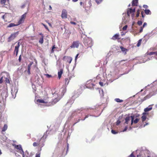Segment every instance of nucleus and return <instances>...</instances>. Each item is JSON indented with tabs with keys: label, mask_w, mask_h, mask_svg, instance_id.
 <instances>
[{
	"label": "nucleus",
	"mask_w": 157,
	"mask_h": 157,
	"mask_svg": "<svg viewBox=\"0 0 157 157\" xmlns=\"http://www.w3.org/2000/svg\"><path fill=\"white\" fill-rule=\"evenodd\" d=\"M66 91L65 87H62L59 90L54 89L52 90V94L53 100L52 102V104L54 105L59 101L63 96Z\"/></svg>",
	"instance_id": "nucleus-1"
},
{
	"label": "nucleus",
	"mask_w": 157,
	"mask_h": 157,
	"mask_svg": "<svg viewBox=\"0 0 157 157\" xmlns=\"http://www.w3.org/2000/svg\"><path fill=\"white\" fill-rule=\"evenodd\" d=\"M82 41L86 47H91L92 46V40L90 38L86 36L82 40Z\"/></svg>",
	"instance_id": "nucleus-2"
},
{
	"label": "nucleus",
	"mask_w": 157,
	"mask_h": 157,
	"mask_svg": "<svg viewBox=\"0 0 157 157\" xmlns=\"http://www.w3.org/2000/svg\"><path fill=\"white\" fill-rule=\"evenodd\" d=\"M45 134L46 133H44L43 136L40 138L39 141H38V146L40 148V151L41 150L42 148L45 145L44 143L45 141V139L47 136L46 135L45 136Z\"/></svg>",
	"instance_id": "nucleus-3"
},
{
	"label": "nucleus",
	"mask_w": 157,
	"mask_h": 157,
	"mask_svg": "<svg viewBox=\"0 0 157 157\" xmlns=\"http://www.w3.org/2000/svg\"><path fill=\"white\" fill-rule=\"evenodd\" d=\"M19 34V32H17L16 33H13L8 37V41L10 42L13 40Z\"/></svg>",
	"instance_id": "nucleus-4"
},
{
	"label": "nucleus",
	"mask_w": 157,
	"mask_h": 157,
	"mask_svg": "<svg viewBox=\"0 0 157 157\" xmlns=\"http://www.w3.org/2000/svg\"><path fill=\"white\" fill-rule=\"evenodd\" d=\"M135 116H131L127 117L125 118V123L128 124L131 120V125H132L133 123V121L134 119Z\"/></svg>",
	"instance_id": "nucleus-5"
},
{
	"label": "nucleus",
	"mask_w": 157,
	"mask_h": 157,
	"mask_svg": "<svg viewBox=\"0 0 157 157\" xmlns=\"http://www.w3.org/2000/svg\"><path fill=\"white\" fill-rule=\"evenodd\" d=\"M18 91V89L17 87H12L11 90V93L12 97L14 98L16 97V94Z\"/></svg>",
	"instance_id": "nucleus-6"
},
{
	"label": "nucleus",
	"mask_w": 157,
	"mask_h": 157,
	"mask_svg": "<svg viewBox=\"0 0 157 157\" xmlns=\"http://www.w3.org/2000/svg\"><path fill=\"white\" fill-rule=\"evenodd\" d=\"M13 146L14 147L17 149L19 151V152L20 154H21L22 153H23V151L22 148L21 146V145H17L15 144H13Z\"/></svg>",
	"instance_id": "nucleus-7"
},
{
	"label": "nucleus",
	"mask_w": 157,
	"mask_h": 157,
	"mask_svg": "<svg viewBox=\"0 0 157 157\" xmlns=\"http://www.w3.org/2000/svg\"><path fill=\"white\" fill-rule=\"evenodd\" d=\"M1 95L2 99H4V97L6 99L8 95L7 90L6 89H4L2 90Z\"/></svg>",
	"instance_id": "nucleus-8"
},
{
	"label": "nucleus",
	"mask_w": 157,
	"mask_h": 157,
	"mask_svg": "<svg viewBox=\"0 0 157 157\" xmlns=\"http://www.w3.org/2000/svg\"><path fill=\"white\" fill-rule=\"evenodd\" d=\"M79 41H74L72 45L70 46V47L71 48H78L79 45Z\"/></svg>",
	"instance_id": "nucleus-9"
},
{
	"label": "nucleus",
	"mask_w": 157,
	"mask_h": 157,
	"mask_svg": "<svg viewBox=\"0 0 157 157\" xmlns=\"http://www.w3.org/2000/svg\"><path fill=\"white\" fill-rule=\"evenodd\" d=\"M72 59L71 57L65 56L63 58V60L70 63L72 60Z\"/></svg>",
	"instance_id": "nucleus-10"
},
{
	"label": "nucleus",
	"mask_w": 157,
	"mask_h": 157,
	"mask_svg": "<svg viewBox=\"0 0 157 157\" xmlns=\"http://www.w3.org/2000/svg\"><path fill=\"white\" fill-rule=\"evenodd\" d=\"M67 12L65 9H63L61 14V17L62 18H66L67 17Z\"/></svg>",
	"instance_id": "nucleus-11"
},
{
	"label": "nucleus",
	"mask_w": 157,
	"mask_h": 157,
	"mask_svg": "<svg viewBox=\"0 0 157 157\" xmlns=\"http://www.w3.org/2000/svg\"><path fill=\"white\" fill-rule=\"evenodd\" d=\"M146 54L147 55H155L154 57L157 60V52H151L149 53L147 52Z\"/></svg>",
	"instance_id": "nucleus-12"
},
{
	"label": "nucleus",
	"mask_w": 157,
	"mask_h": 157,
	"mask_svg": "<svg viewBox=\"0 0 157 157\" xmlns=\"http://www.w3.org/2000/svg\"><path fill=\"white\" fill-rule=\"evenodd\" d=\"M135 9H132L131 8L129 9V10H128L127 11V14L128 16L130 15V14L132 13H133V15H134V13L135 12Z\"/></svg>",
	"instance_id": "nucleus-13"
},
{
	"label": "nucleus",
	"mask_w": 157,
	"mask_h": 157,
	"mask_svg": "<svg viewBox=\"0 0 157 157\" xmlns=\"http://www.w3.org/2000/svg\"><path fill=\"white\" fill-rule=\"evenodd\" d=\"M155 94L154 93L153 94L150 93L149 94L147 95L146 97H144L143 99H142V101H143L146 100L147 99L150 98L151 96H152V95H154Z\"/></svg>",
	"instance_id": "nucleus-14"
},
{
	"label": "nucleus",
	"mask_w": 157,
	"mask_h": 157,
	"mask_svg": "<svg viewBox=\"0 0 157 157\" xmlns=\"http://www.w3.org/2000/svg\"><path fill=\"white\" fill-rule=\"evenodd\" d=\"M82 110L81 109H78L75 111H74L71 114L72 116L73 117L75 114H77L78 113H80V112Z\"/></svg>",
	"instance_id": "nucleus-15"
},
{
	"label": "nucleus",
	"mask_w": 157,
	"mask_h": 157,
	"mask_svg": "<svg viewBox=\"0 0 157 157\" xmlns=\"http://www.w3.org/2000/svg\"><path fill=\"white\" fill-rule=\"evenodd\" d=\"M21 154L22 155V157H29V154L27 151H26L25 153L24 151H23V153H22Z\"/></svg>",
	"instance_id": "nucleus-16"
},
{
	"label": "nucleus",
	"mask_w": 157,
	"mask_h": 157,
	"mask_svg": "<svg viewBox=\"0 0 157 157\" xmlns=\"http://www.w3.org/2000/svg\"><path fill=\"white\" fill-rule=\"evenodd\" d=\"M153 105H150L147 107L145 108L144 110V112H147L151 110L152 109V106Z\"/></svg>",
	"instance_id": "nucleus-17"
},
{
	"label": "nucleus",
	"mask_w": 157,
	"mask_h": 157,
	"mask_svg": "<svg viewBox=\"0 0 157 157\" xmlns=\"http://www.w3.org/2000/svg\"><path fill=\"white\" fill-rule=\"evenodd\" d=\"M40 34L41 35V37L40 38V39L39 42L40 44H42L44 42V40H43L44 35L41 33H40Z\"/></svg>",
	"instance_id": "nucleus-18"
},
{
	"label": "nucleus",
	"mask_w": 157,
	"mask_h": 157,
	"mask_svg": "<svg viewBox=\"0 0 157 157\" xmlns=\"http://www.w3.org/2000/svg\"><path fill=\"white\" fill-rule=\"evenodd\" d=\"M119 35L118 33H117L114 35L112 37V39L113 40H116L117 39H120L119 38Z\"/></svg>",
	"instance_id": "nucleus-19"
},
{
	"label": "nucleus",
	"mask_w": 157,
	"mask_h": 157,
	"mask_svg": "<svg viewBox=\"0 0 157 157\" xmlns=\"http://www.w3.org/2000/svg\"><path fill=\"white\" fill-rule=\"evenodd\" d=\"M63 69H61L60 71H59L58 72V77L59 79H60L61 77V75L63 73Z\"/></svg>",
	"instance_id": "nucleus-20"
},
{
	"label": "nucleus",
	"mask_w": 157,
	"mask_h": 157,
	"mask_svg": "<svg viewBox=\"0 0 157 157\" xmlns=\"http://www.w3.org/2000/svg\"><path fill=\"white\" fill-rule=\"evenodd\" d=\"M120 48L122 52L124 53V54H126V52L127 51V49L122 46Z\"/></svg>",
	"instance_id": "nucleus-21"
},
{
	"label": "nucleus",
	"mask_w": 157,
	"mask_h": 157,
	"mask_svg": "<svg viewBox=\"0 0 157 157\" xmlns=\"http://www.w3.org/2000/svg\"><path fill=\"white\" fill-rule=\"evenodd\" d=\"M18 25L17 24H15L13 23H10L9 25H8L7 26V28H10L12 27H13L15 26H16Z\"/></svg>",
	"instance_id": "nucleus-22"
},
{
	"label": "nucleus",
	"mask_w": 157,
	"mask_h": 157,
	"mask_svg": "<svg viewBox=\"0 0 157 157\" xmlns=\"http://www.w3.org/2000/svg\"><path fill=\"white\" fill-rule=\"evenodd\" d=\"M37 101L38 102H39V103H47L48 102L45 101H44V100L43 99H38L37 100Z\"/></svg>",
	"instance_id": "nucleus-23"
},
{
	"label": "nucleus",
	"mask_w": 157,
	"mask_h": 157,
	"mask_svg": "<svg viewBox=\"0 0 157 157\" xmlns=\"http://www.w3.org/2000/svg\"><path fill=\"white\" fill-rule=\"evenodd\" d=\"M70 78L68 79V78H66L65 79V85H67L69 82L70 80Z\"/></svg>",
	"instance_id": "nucleus-24"
},
{
	"label": "nucleus",
	"mask_w": 157,
	"mask_h": 157,
	"mask_svg": "<svg viewBox=\"0 0 157 157\" xmlns=\"http://www.w3.org/2000/svg\"><path fill=\"white\" fill-rule=\"evenodd\" d=\"M24 19H23L21 17L18 21V24L17 25H18L20 24L23 23V22H24Z\"/></svg>",
	"instance_id": "nucleus-25"
},
{
	"label": "nucleus",
	"mask_w": 157,
	"mask_h": 157,
	"mask_svg": "<svg viewBox=\"0 0 157 157\" xmlns=\"http://www.w3.org/2000/svg\"><path fill=\"white\" fill-rule=\"evenodd\" d=\"M144 12L146 14H151V12L149 10H144Z\"/></svg>",
	"instance_id": "nucleus-26"
},
{
	"label": "nucleus",
	"mask_w": 157,
	"mask_h": 157,
	"mask_svg": "<svg viewBox=\"0 0 157 157\" xmlns=\"http://www.w3.org/2000/svg\"><path fill=\"white\" fill-rule=\"evenodd\" d=\"M7 125L6 124H5L4 125L3 127L2 128V131L4 132L7 130Z\"/></svg>",
	"instance_id": "nucleus-27"
},
{
	"label": "nucleus",
	"mask_w": 157,
	"mask_h": 157,
	"mask_svg": "<svg viewBox=\"0 0 157 157\" xmlns=\"http://www.w3.org/2000/svg\"><path fill=\"white\" fill-rule=\"evenodd\" d=\"M73 103V101L72 100H69V101L67 103V104L66 105V106H69L70 105H71Z\"/></svg>",
	"instance_id": "nucleus-28"
},
{
	"label": "nucleus",
	"mask_w": 157,
	"mask_h": 157,
	"mask_svg": "<svg viewBox=\"0 0 157 157\" xmlns=\"http://www.w3.org/2000/svg\"><path fill=\"white\" fill-rule=\"evenodd\" d=\"M147 118L146 115H143L141 117V119H142V121L143 122Z\"/></svg>",
	"instance_id": "nucleus-29"
},
{
	"label": "nucleus",
	"mask_w": 157,
	"mask_h": 157,
	"mask_svg": "<svg viewBox=\"0 0 157 157\" xmlns=\"http://www.w3.org/2000/svg\"><path fill=\"white\" fill-rule=\"evenodd\" d=\"M99 93L100 94L101 97L103 96L104 94H103V90H99Z\"/></svg>",
	"instance_id": "nucleus-30"
},
{
	"label": "nucleus",
	"mask_w": 157,
	"mask_h": 157,
	"mask_svg": "<svg viewBox=\"0 0 157 157\" xmlns=\"http://www.w3.org/2000/svg\"><path fill=\"white\" fill-rule=\"evenodd\" d=\"M115 101L117 102H121L123 101V100H122L120 99L119 98H115Z\"/></svg>",
	"instance_id": "nucleus-31"
},
{
	"label": "nucleus",
	"mask_w": 157,
	"mask_h": 157,
	"mask_svg": "<svg viewBox=\"0 0 157 157\" xmlns=\"http://www.w3.org/2000/svg\"><path fill=\"white\" fill-rule=\"evenodd\" d=\"M142 39H140L139 40L137 44V47H139L141 44V42L142 41Z\"/></svg>",
	"instance_id": "nucleus-32"
},
{
	"label": "nucleus",
	"mask_w": 157,
	"mask_h": 157,
	"mask_svg": "<svg viewBox=\"0 0 157 157\" xmlns=\"http://www.w3.org/2000/svg\"><path fill=\"white\" fill-rule=\"evenodd\" d=\"M152 57H153V56L151 57V58L148 57V59L147 60H143L142 62H140V63H145L146 61H147L150 60L152 59Z\"/></svg>",
	"instance_id": "nucleus-33"
},
{
	"label": "nucleus",
	"mask_w": 157,
	"mask_h": 157,
	"mask_svg": "<svg viewBox=\"0 0 157 157\" xmlns=\"http://www.w3.org/2000/svg\"><path fill=\"white\" fill-rule=\"evenodd\" d=\"M19 49L18 48H15L14 52H16V56H17V55L18 54V51H19Z\"/></svg>",
	"instance_id": "nucleus-34"
},
{
	"label": "nucleus",
	"mask_w": 157,
	"mask_h": 157,
	"mask_svg": "<svg viewBox=\"0 0 157 157\" xmlns=\"http://www.w3.org/2000/svg\"><path fill=\"white\" fill-rule=\"evenodd\" d=\"M33 63V62H30V63L29 64H28V69H29V70L30 69L31 66Z\"/></svg>",
	"instance_id": "nucleus-35"
},
{
	"label": "nucleus",
	"mask_w": 157,
	"mask_h": 157,
	"mask_svg": "<svg viewBox=\"0 0 157 157\" xmlns=\"http://www.w3.org/2000/svg\"><path fill=\"white\" fill-rule=\"evenodd\" d=\"M139 120V119L136 118V119H135V120H133V123H134L135 124H136L137 123Z\"/></svg>",
	"instance_id": "nucleus-36"
},
{
	"label": "nucleus",
	"mask_w": 157,
	"mask_h": 157,
	"mask_svg": "<svg viewBox=\"0 0 157 157\" xmlns=\"http://www.w3.org/2000/svg\"><path fill=\"white\" fill-rule=\"evenodd\" d=\"M44 75L45 76H46L48 78H49L51 77H52V76L51 75H49L48 74H44Z\"/></svg>",
	"instance_id": "nucleus-37"
},
{
	"label": "nucleus",
	"mask_w": 157,
	"mask_h": 157,
	"mask_svg": "<svg viewBox=\"0 0 157 157\" xmlns=\"http://www.w3.org/2000/svg\"><path fill=\"white\" fill-rule=\"evenodd\" d=\"M111 133L113 134H116L118 132H116L115 130L112 129L111 131Z\"/></svg>",
	"instance_id": "nucleus-38"
},
{
	"label": "nucleus",
	"mask_w": 157,
	"mask_h": 157,
	"mask_svg": "<svg viewBox=\"0 0 157 157\" xmlns=\"http://www.w3.org/2000/svg\"><path fill=\"white\" fill-rule=\"evenodd\" d=\"M33 145L34 147H36L38 146V143L37 142H34L33 144Z\"/></svg>",
	"instance_id": "nucleus-39"
},
{
	"label": "nucleus",
	"mask_w": 157,
	"mask_h": 157,
	"mask_svg": "<svg viewBox=\"0 0 157 157\" xmlns=\"http://www.w3.org/2000/svg\"><path fill=\"white\" fill-rule=\"evenodd\" d=\"M26 13H25L23 15H22L21 17L23 19H25L26 16Z\"/></svg>",
	"instance_id": "nucleus-40"
},
{
	"label": "nucleus",
	"mask_w": 157,
	"mask_h": 157,
	"mask_svg": "<svg viewBox=\"0 0 157 157\" xmlns=\"http://www.w3.org/2000/svg\"><path fill=\"white\" fill-rule=\"evenodd\" d=\"M103 0H96V2L97 4H98L101 3Z\"/></svg>",
	"instance_id": "nucleus-41"
},
{
	"label": "nucleus",
	"mask_w": 157,
	"mask_h": 157,
	"mask_svg": "<svg viewBox=\"0 0 157 157\" xmlns=\"http://www.w3.org/2000/svg\"><path fill=\"white\" fill-rule=\"evenodd\" d=\"M41 24L43 25L44 27H45V28L48 31H49V29L48 27L46 25H45V24H43V23H41Z\"/></svg>",
	"instance_id": "nucleus-42"
},
{
	"label": "nucleus",
	"mask_w": 157,
	"mask_h": 157,
	"mask_svg": "<svg viewBox=\"0 0 157 157\" xmlns=\"http://www.w3.org/2000/svg\"><path fill=\"white\" fill-rule=\"evenodd\" d=\"M89 116H91V115L89 114L87 115L85 117L84 119H81V120H82V121H84L86 118H88Z\"/></svg>",
	"instance_id": "nucleus-43"
},
{
	"label": "nucleus",
	"mask_w": 157,
	"mask_h": 157,
	"mask_svg": "<svg viewBox=\"0 0 157 157\" xmlns=\"http://www.w3.org/2000/svg\"><path fill=\"white\" fill-rule=\"evenodd\" d=\"M6 2V0H1V2L2 4H5Z\"/></svg>",
	"instance_id": "nucleus-44"
},
{
	"label": "nucleus",
	"mask_w": 157,
	"mask_h": 157,
	"mask_svg": "<svg viewBox=\"0 0 157 157\" xmlns=\"http://www.w3.org/2000/svg\"><path fill=\"white\" fill-rule=\"evenodd\" d=\"M140 14V10H138L137 12V14L136 15V17H138L139 16Z\"/></svg>",
	"instance_id": "nucleus-45"
},
{
	"label": "nucleus",
	"mask_w": 157,
	"mask_h": 157,
	"mask_svg": "<svg viewBox=\"0 0 157 157\" xmlns=\"http://www.w3.org/2000/svg\"><path fill=\"white\" fill-rule=\"evenodd\" d=\"M128 26L127 25H125L122 28L123 30L125 31L126 30Z\"/></svg>",
	"instance_id": "nucleus-46"
},
{
	"label": "nucleus",
	"mask_w": 157,
	"mask_h": 157,
	"mask_svg": "<svg viewBox=\"0 0 157 157\" xmlns=\"http://www.w3.org/2000/svg\"><path fill=\"white\" fill-rule=\"evenodd\" d=\"M137 24L139 25H141L142 24V22L141 21H139L137 22Z\"/></svg>",
	"instance_id": "nucleus-47"
},
{
	"label": "nucleus",
	"mask_w": 157,
	"mask_h": 157,
	"mask_svg": "<svg viewBox=\"0 0 157 157\" xmlns=\"http://www.w3.org/2000/svg\"><path fill=\"white\" fill-rule=\"evenodd\" d=\"M138 2H136V1H135V2H134V5H132V6H137V5Z\"/></svg>",
	"instance_id": "nucleus-48"
},
{
	"label": "nucleus",
	"mask_w": 157,
	"mask_h": 157,
	"mask_svg": "<svg viewBox=\"0 0 157 157\" xmlns=\"http://www.w3.org/2000/svg\"><path fill=\"white\" fill-rule=\"evenodd\" d=\"M55 45L53 46L52 47V50H51L52 52H53V51H54L53 49H55Z\"/></svg>",
	"instance_id": "nucleus-49"
},
{
	"label": "nucleus",
	"mask_w": 157,
	"mask_h": 157,
	"mask_svg": "<svg viewBox=\"0 0 157 157\" xmlns=\"http://www.w3.org/2000/svg\"><path fill=\"white\" fill-rule=\"evenodd\" d=\"M129 157H135V156L133 155V153H132L129 155Z\"/></svg>",
	"instance_id": "nucleus-50"
},
{
	"label": "nucleus",
	"mask_w": 157,
	"mask_h": 157,
	"mask_svg": "<svg viewBox=\"0 0 157 157\" xmlns=\"http://www.w3.org/2000/svg\"><path fill=\"white\" fill-rule=\"evenodd\" d=\"M79 56V54H78L76 55V56H75V61L76 62V61L77 60V58H78V56Z\"/></svg>",
	"instance_id": "nucleus-51"
},
{
	"label": "nucleus",
	"mask_w": 157,
	"mask_h": 157,
	"mask_svg": "<svg viewBox=\"0 0 157 157\" xmlns=\"http://www.w3.org/2000/svg\"><path fill=\"white\" fill-rule=\"evenodd\" d=\"M6 83H10V81L8 79L6 78Z\"/></svg>",
	"instance_id": "nucleus-52"
},
{
	"label": "nucleus",
	"mask_w": 157,
	"mask_h": 157,
	"mask_svg": "<svg viewBox=\"0 0 157 157\" xmlns=\"http://www.w3.org/2000/svg\"><path fill=\"white\" fill-rule=\"evenodd\" d=\"M143 28L142 27H141L140 30V33H141L143 31Z\"/></svg>",
	"instance_id": "nucleus-53"
},
{
	"label": "nucleus",
	"mask_w": 157,
	"mask_h": 157,
	"mask_svg": "<svg viewBox=\"0 0 157 157\" xmlns=\"http://www.w3.org/2000/svg\"><path fill=\"white\" fill-rule=\"evenodd\" d=\"M127 128H128L127 127V126L125 127L124 129L123 130L122 132H124L126 131L127 130Z\"/></svg>",
	"instance_id": "nucleus-54"
},
{
	"label": "nucleus",
	"mask_w": 157,
	"mask_h": 157,
	"mask_svg": "<svg viewBox=\"0 0 157 157\" xmlns=\"http://www.w3.org/2000/svg\"><path fill=\"white\" fill-rule=\"evenodd\" d=\"M2 78L3 77H2L0 79V84L2 83Z\"/></svg>",
	"instance_id": "nucleus-55"
},
{
	"label": "nucleus",
	"mask_w": 157,
	"mask_h": 157,
	"mask_svg": "<svg viewBox=\"0 0 157 157\" xmlns=\"http://www.w3.org/2000/svg\"><path fill=\"white\" fill-rule=\"evenodd\" d=\"M99 84L101 86H103V83L101 82H99Z\"/></svg>",
	"instance_id": "nucleus-56"
},
{
	"label": "nucleus",
	"mask_w": 157,
	"mask_h": 157,
	"mask_svg": "<svg viewBox=\"0 0 157 157\" xmlns=\"http://www.w3.org/2000/svg\"><path fill=\"white\" fill-rule=\"evenodd\" d=\"M70 23L71 24H73V25H76V23L75 22H74L73 21H71L70 22Z\"/></svg>",
	"instance_id": "nucleus-57"
},
{
	"label": "nucleus",
	"mask_w": 157,
	"mask_h": 157,
	"mask_svg": "<svg viewBox=\"0 0 157 157\" xmlns=\"http://www.w3.org/2000/svg\"><path fill=\"white\" fill-rule=\"evenodd\" d=\"M147 25V23H146V22H144V24L143 25V26L142 27L144 28L145 26Z\"/></svg>",
	"instance_id": "nucleus-58"
},
{
	"label": "nucleus",
	"mask_w": 157,
	"mask_h": 157,
	"mask_svg": "<svg viewBox=\"0 0 157 157\" xmlns=\"http://www.w3.org/2000/svg\"><path fill=\"white\" fill-rule=\"evenodd\" d=\"M135 1H136V2H138V0H133V1H132V5H134V2H135Z\"/></svg>",
	"instance_id": "nucleus-59"
},
{
	"label": "nucleus",
	"mask_w": 157,
	"mask_h": 157,
	"mask_svg": "<svg viewBox=\"0 0 157 157\" xmlns=\"http://www.w3.org/2000/svg\"><path fill=\"white\" fill-rule=\"evenodd\" d=\"M40 153L36 154V157H40Z\"/></svg>",
	"instance_id": "nucleus-60"
},
{
	"label": "nucleus",
	"mask_w": 157,
	"mask_h": 157,
	"mask_svg": "<svg viewBox=\"0 0 157 157\" xmlns=\"http://www.w3.org/2000/svg\"><path fill=\"white\" fill-rule=\"evenodd\" d=\"M143 7L144 8H147L148 7V6L147 5H143Z\"/></svg>",
	"instance_id": "nucleus-61"
},
{
	"label": "nucleus",
	"mask_w": 157,
	"mask_h": 157,
	"mask_svg": "<svg viewBox=\"0 0 157 157\" xmlns=\"http://www.w3.org/2000/svg\"><path fill=\"white\" fill-rule=\"evenodd\" d=\"M18 60L19 62H21V55H20L19 57V58L18 59Z\"/></svg>",
	"instance_id": "nucleus-62"
},
{
	"label": "nucleus",
	"mask_w": 157,
	"mask_h": 157,
	"mask_svg": "<svg viewBox=\"0 0 157 157\" xmlns=\"http://www.w3.org/2000/svg\"><path fill=\"white\" fill-rule=\"evenodd\" d=\"M27 72L29 75H30V70H29V69H28Z\"/></svg>",
	"instance_id": "nucleus-63"
},
{
	"label": "nucleus",
	"mask_w": 157,
	"mask_h": 157,
	"mask_svg": "<svg viewBox=\"0 0 157 157\" xmlns=\"http://www.w3.org/2000/svg\"><path fill=\"white\" fill-rule=\"evenodd\" d=\"M46 22L48 24L49 26H50L51 27H52V25L50 23L48 22L47 21H46Z\"/></svg>",
	"instance_id": "nucleus-64"
}]
</instances>
